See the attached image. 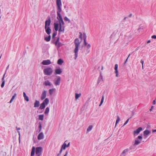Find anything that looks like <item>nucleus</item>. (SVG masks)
Returning <instances> with one entry per match:
<instances>
[{
	"mask_svg": "<svg viewBox=\"0 0 156 156\" xmlns=\"http://www.w3.org/2000/svg\"><path fill=\"white\" fill-rule=\"evenodd\" d=\"M56 4L57 6V19L59 20L62 19L60 14V12L62 11L61 7L62 6L61 0H56Z\"/></svg>",
	"mask_w": 156,
	"mask_h": 156,
	"instance_id": "nucleus-1",
	"label": "nucleus"
},
{
	"mask_svg": "<svg viewBox=\"0 0 156 156\" xmlns=\"http://www.w3.org/2000/svg\"><path fill=\"white\" fill-rule=\"evenodd\" d=\"M80 42L78 38H76L75 39L74 44L75 45V48L74 51L75 53V59H76L78 56L79 47L80 46Z\"/></svg>",
	"mask_w": 156,
	"mask_h": 156,
	"instance_id": "nucleus-2",
	"label": "nucleus"
},
{
	"mask_svg": "<svg viewBox=\"0 0 156 156\" xmlns=\"http://www.w3.org/2000/svg\"><path fill=\"white\" fill-rule=\"evenodd\" d=\"M44 72L45 75L50 76L52 74L53 70L51 68L48 67L44 69Z\"/></svg>",
	"mask_w": 156,
	"mask_h": 156,
	"instance_id": "nucleus-3",
	"label": "nucleus"
},
{
	"mask_svg": "<svg viewBox=\"0 0 156 156\" xmlns=\"http://www.w3.org/2000/svg\"><path fill=\"white\" fill-rule=\"evenodd\" d=\"M42 148L41 147H37L36 148V154L37 156H40L41 154Z\"/></svg>",
	"mask_w": 156,
	"mask_h": 156,
	"instance_id": "nucleus-4",
	"label": "nucleus"
},
{
	"mask_svg": "<svg viewBox=\"0 0 156 156\" xmlns=\"http://www.w3.org/2000/svg\"><path fill=\"white\" fill-rule=\"evenodd\" d=\"M49 100L48 98H45L43 102L41 104L39 107H45V105H47L49 103Z\"/></svg>",
	"mask_w": 156,
	"mask_h": 156,
	"instance_id": "nucleus-5",
	"label": "nucleus"
},
{
	"mask_svg": "<svg viewBox=\"0 0 156 156\" xmlns=\"http://www.w3.org/2000/svg\"><path fill=\"white\" fill-rule=\"evenodd\" d=\"M143 130L142 128L141 127L138 128L136 130L133 131V134L134 136H136L138 135L140 132Z\"/></svg>",
	"mask_w": 156,
	"mask_h": 156,
	"instance_id": "nucleus-6",
	"label": "nucleus"
},
{
	"mask_svg": "<svg viewBox=\"0 0 156 156\" xmlns=\"http://www.w3.org/2000/svg\"><path fill=\"white\" fill-rule=\"evenodd\" d=\"M51 23V20L50 17H49L48 20L45 21V27H50Z\"/></svg>",
	"mask_w": 156,
	"mask_h": 156,
	"instance_id": "nucleus-7",
	"label": "nucleus"
},
{
	"mask_svg": "<svg viewBox=\"0 0 156 156\" xmlns=\"http://www.w3.org/2000/svg\"><path fill=\"white\" fill-rule=\"evenodd\" d=\"M61 78L60 76H58L57 79L55 82V84L56 86L59 85L60 84Z\"/></svg>",
	"mask_w": 156,
	"mask_h": 156,
	"instance_id": "nucleus-8",
	"label": "nucleus"
},
{
	"mask_svg": "<svg viewBox=\"0 0 156 156\" xmlns=\"http://www.w3.org/2000/svg\"><path fill=\"white\" fill-rule=\"evenodd\" d=\"M42 63L44 65H48L51 63V62L49 60H44L43 61Z\"/></svg>",
	"mask_w": 156,
	"mask_h": 156,
	"instance_id": "nucleus-9",
	"label": "nucleus"
},
{
	"mask_svg": "<svg viewBox=\"0 0 156 156\" xmlns=\"http://www.w3.org/2000/svg\"><path fill=\"white\" fill-rule=\"evenodd\" d=\"M44 135L42 132L40 133L37 136V139L38 140H41L44 139Z\"/></svg>",
	"mask_w": 156,
	"mask_h": 156,
	"instance_id": "nucleus-10",
	"label": "nucleus"
},
{
	"mask_svg": "<svg viewBox=\"0 0 156 156\" xmlns=\"http://www.w3.org/2000/svg\"><path fill=\"white\" fill-rule=\"evenodd\" d=\"M45 29L47 34L48 35H50L51 33V29L50 28V27H47L46 28H45Z\"/></svg>",
	"mask_w": 156,
	"mask_h": 156,
	"instance_id": "nucleus-11",
	"label": "nucleus"
},
{
	"mask_svg": "<svg viewBox=\"0 0 156 156\" xmlns=\"http://www.w3.org/2000/svg\"><path fill=\"white\" fill-rule=\"evenodd\" d=\"M46 91L45 90H44L43 91L41 96V99L42 100H43L46 97Z\"/></svg>",
	"mask_w": 156,
	"mask_h": 156,
	"instance_id": "nucleus-12",
	"label": "nucleus"
},
{
	"mask_svg": "<svg viewBox=\"0 0 156 156\" xmlns=\"http://www.w3.org/2000/svg\"><path fill=\"white\" fill-rule=\"evenodd\" d=\"M129 151L128 149H126L123 151L122 153L121 154L120 156H125L126 153Z\"/></svg>",
	"mask_w": 156,
	"mask_h": 156,
	"instance_id": "nucleus-13",
	"label": "nucleus"
},
{
	"mask_svg": "<svg viewBox=\"0 0 156 156\" xmlns=\"http://www.w3.org/2000/svg\"><path fill=\"white\" fill-rule=\"evenodd\" d=\"M55 72L56 74H60L62 73V71L61 69L59 68L55 69Z\"/></svg>",
	"mask_w": 156,
	"mask_h": 156,
	"instance_id": "nucleus-14",
	"label": "nucleus"
},
{
	"mask_svg": "<svg viewBox=\"0 0 156 156\" xmlns=\"http://www.w3.org/2000/svg\"><path fill=\"white\" fill-rule=\"evenodd\" d=\"M54 29L56 31H57L58 29L59 24L58 23H55L54 24Z\"/></svg>",
	"mask_w": 156,
	"mask_h": 156,
	"instance_id": "nucleus-15",
	"label": "nucleus"
},
{
	"mask_svg": "<svg viewBox=\"0 0 156 156\" xmlns=\"http://www.w3.org/2000/svg\"><path fill=\"white\" fill-rule=\"evenodd\" d=\"M118 65L117 64H115V66L114 69L115 70V73L116 74V76L118 77Z\"/></svg>",
	"mask_w": 156,
	"mask_h": 156,
	"instance_id": "nucleus-16",
	"label": "nucleus"
},
{
	"mask_svg": "<svg viewBox=\"0 0 156 156\" xmlns=\"http://www.w3.org/2000/svg\"><path fill=\"white\" fill-rule=\"evenodd\" d=\"M40 102L39 101L36 100L35 103H34V107H38L39 106Z\"/></svg>",
	"mask_w": 156,
	"mask_h": 156,
	"instance_id": "nucleus-17",
	"label": "nucleus"
},
{
	"mask_svg": "<svg viewBox=\"0 0 156 156\" xmlns=\"http://www.w3.org/2000/svg\"><path fill=\"white\" fill-rule=\"evenodd\" d=\"M35 152V148L34 147H33L32 149L30 156H34V155Z\"/></svg>",
	"mask_w": 156,
	"mask_h": 156,
	"instance_id": "nucleus-18",
	"label": "nucleus"
},
{
	"mask_svg": "<svg viewBox=\"0 0 156 156\" xmlns=\"http://www.w3.org/2000/svg\"><path fill=\"white\" fill-rule=\"evenodd\" d=\"M140 143V142L137 139H136L134 143V144L133 145L134 146H136L138 144H139Z\"/></svg>",
	"mask_w": 156,
	"mask_h": 156,
	"instance_id": "nucleus-19",
	"label": "nucleus"
},
{
	"mask_svg": "<svg viewBox=\"0 0 156 156\" xmlns=\"http://www.w3.org/2000/svg\"><path fill=\"white\" fill-rule=\"evenodd\" d=\"M23 96L24 98V99L25 101H29L28 97L26 95V94L25 92H23Z\"/></svg>",
	"mask_w": 156,
	"mask_h": 156,
	"instance_id": "nucleus-20",
	"label": "nucleus"
},
{
	"mask_svg": "<svg viewBox=\"0 0 156 156\" xmlns=\"http://www.w3.org/2000/svg\"><path fill=\"white\" fill-rule=\"evenodd\" d=\"M66 142H67V141H66L62 146L61 148L63 150H65L66 147H67Z\"/></svg>",
	"mask_w": 156,
	"mask_h": 156,
	"instance_id": "nucleus-21",
	"label": "nucleus"
},
{
	"mask_svg": "<svg viewBox=\"0 0 156 156\" xmlns=\"http://www.w3.org/2000/svg\"><path fill=\"white\" fill-rule=\"evenodd\" d=\"M150 133H151V131H150L146 129V130H145L144 132V136H145L146 135H148Z\"/></svg>",
	"mask_w": 156,
	"mask_h": 156,
	"instance_id": "nucleus-22",
	"label": "nucleus"
},
{
	"mask_svg": "<svg viewBox=\"0 0 156 156\" xmlns=\"http://www.w3.org/2000/svg\"><path fill=\"white\" fill-rule=\"evenodd\" d=\"M44 84L46 86H51V84L48 80L45 81L44 83Z\"/></svg>",
	"mask_w": 156,
	"mask_h": 156,
	"instance_id": "nucleus-23",
	"label": "nucleus"
},
{
	"mask_svg": "<svg viewBox=\"0 0 156 156\" xmlns=\"http://www.w3.org/2000/svg\"><path fill=\"white\" fill-rule=\"evenodd\" d=\"M102 78H103L102 76L101 75V73L100 76L99 77L98 79V81L97 82V83L98 84H99L100 83V81L101 80H102Z\"/></svg>",
	"mask_w": 156,
	"mask_h": 156,
	"instance_id": "nucleus-24",
	"label": "nucleus"
},
{
	"mask_svg": "<svg viewBox=\"0 0 156 156\" xmlns=\"http://www.w3.org/2000/svg\"><path fill=\"white\" fill-rule=\"evenodd\" d=\"M64 62L61 59H59L57 62V63L58 65H61Z\"/></svg>",
	"mask_w": 156,
	"mask_h": 156,
	"instance_id": "nucleus-25",
	"label": "nucleus"
},
{
	"mask_svg": "<svg viewBox=\"0 0 156 156\" xmlns=\"http://www.w3.org/2000/svg\"><path fill=\"white\" fill-rule=\"evenodd\" d=\"M51 38V36L49 35L48 37L44 38V40L47 41H50Z\"/></svg>",
	"mask_w": 156,
	"mask_h": 156,
	"instance_id": "nucleus-26",
	"label": "nucleus"
},
{
	"mask_svg": "<svg viewBox=\"0 0 156 156\" xmlns=\"http://www.w3.org/2000/svg\"><path fill=\"white\" fill-rule=\"evenodd\" d=\"M81 95V93L80 94H75V98L76 100Z\"/></svg>",
	"mask_w": 156,
	"mask_h": 156,
	"instance_id": "nucleus-27",
	"label": "nucleus"
},
{
	"mask_svg": "<svg viewBox=\"0 0 156 156\" xmlns=\"http://www.w3.org/2000/svg\"><path fill=\"white\" fill-rule=\"evenodd\" d=\"M55 89H49V93L50 95H51L52 94Z\"/></svg>",
	"mask_w": 156,
	"mask_h": 156,
	"instance_id": "nucleus-28",
	"label": "nucleus"
},
{
	"mask_svg": "<svg viewBox=\"0 0 156 156\" xmlns=\"http://www.w3.org/2000/svg\"><path fill=\"white\" fill-rule=\"evenodd\" d=\"M39 119L40 120L42 121L44 119V115H39Z\"/></svg>",
	"mask_w": 156,
	"mask_h": 156,
	"instance_id": "nucleus-29",
	"label": "nucleus"
},
{
	"mask_svg": "<svg viewBox=\"0 0 156 156\" xmlns=\"http://www.w3.org/2000/svg\"><path fill=\"white\" fill-rule=\"evenodd\" d=\"M16 93L14 94V95L12 96L10 101V103L12 102V101L16 97Z\"/></svg>",
	"mask_w": 156,
	"mask_h": 156,
	"instance_id": "nucleus-30",
	"label": "nucleus"
},
{
	"mask_svg": "<svg viewBox=\"0 0 156 156\" xmlns=\"http://www.w3.org/2000/svg\"><path fill=\"white\" fill-rule=\"evenodd\" d=\"M93 128L92 126H89L87 129V132H89Z\"/></svg>",
	"mask_w": 156,
	"mask_h": 156,
	"instance_id": "nucleus-31",
	"label": "nucleus"
},
{
	"mask_svg": "<svg viewBox=\"0 0 156 156\" xmlns=\"http://www.w3.org/2000/svg\"><path fill=\"white\" fill-rule=\"evenodd\" d=\"M59 24L61 23V24H62L63 25H65L64 22L63 20V19H62L61 20H58Z\"/></svg>",
	"mask_w": 156,
	"mask_h": 156,
	"instance_id": "nucleus-32",
	"label": "nucleus"
},
{
	"mask_svg": "<svg viewBox=\"0 0 156 156\" xmlns=\"http://www.w3.org/2000/svg\"><path fill=\"white\" fill-rule=\"evenodd\" d=\"M64 20L65 21H68V23H70V21L69 19L68 18V17L66 16H65L64 18Z\"/></svg>",
	"mask_w": 156,
	"mask_h": 156,
	"instance_id": "nucleus-33",
	"label": "nucleus"
},
{
	"mask_svg": "<svg viewBox=\"0 0 156 156\" xmlns=\"http://www.w3.org/2000/svg\"><path fill=\"white\" fill-rule=\"evenodd\" d=\"M120 118L119 117V116H117V119L116 121V122H115V126H116V125L117 124V123L119 122V121H120Z\"/></svg>",
	"mask_w": 156,
	"mask_h": 156,
	"instance_id": "nucleus-34",
	"label": "nucleus"
},
{
	"mask_svg": "<svg viewBox=\"0 0 156 156\" xmlns=\"http://www.w3.org/2000/svg\"><path fill=\"white\" fill-rule=\"evenodd\" d=\"M65 27H63V29H58V30L59 32H64V30H65Z\"/></svg>",
	"mask_w": 156,
	"mask_h": 156,
	"instance_id": "nucleus-35",
	"label": "nucleus"
},
{
	"mask_svg": "<svg viewBox=\"0 0 156 156\" xmlns=\"http://www.w3.org/2000/svg\"><path fill=\"white\" fill-rule=\"evenodd\" d=\"M63 45V44L61 43V42H59L58 43L57 45V46L58 48H59L61 46Z\"/></svg>",
	"mask_w": 156,
	"mask_h": 156,
	"instance_id": "nucleus-36",
	"label": "nucleus"
},
{
	"mask_svg": "<svg viewBox=\"0 0 156 156\" xmlns=\"http://www.w3.org/2000/svg\"><path fill=\"white\" fill-rule=\"evenodd\" d=\"M49 108H46L45 111L44 112V113L46 114H48L49 112Z\"/></svg>",
	"mask_w": 156,
	"mask_h": 156,
	"instance_id": "nucleus-37",
	"label": "nucleus"
},
{
	"mask_svg": "<svg viewBox=\"0 0 156 156\" xmlns=\"http://www.w3.org/2000/svg\"><path fill=\"white\" fill-rule=\"evenodd\" d=\"M39 132L41 131V129L42 126H41V124L40 122H39Z\"/></svg>",
	"mask_w": 156,
	"mask_h": 156,
	"instance_id": "nucleus-38",
	"label": "nucleus"
},
{
	"mask_svg": "<svg viewBox=\"0 0 156 156\" xmlns=\"http://www.w3.org/2000/svg\"><path fill=\"white\" fill-rule=\"evenodd\" d=\"M57 32H54L52 36V38L54 39L55 37L57 35Z\"/></svg>",
	"mask_w": 156,
	"mask_h": 156,
	"instance_id": "nucleus-39",
	"label": "nucleus"
},
{
	"mask_svg": "<svg viewBox=\"0 0 156 156\" xmlns=\"http://www.w3.org/2000/svg\"><path fill=\"white\" fill-rule=\"evenodd\" d=\"M132 117H131L130 118L126 120V122H125V123L124 124V125H123V126H125V125H126L127 123L128 122L129 120V119H131L132 118Z\"/></svg>",
	"mask_w": 156,
	"mask_h": 156,
	"instance_id": "nucleus-40",
	"label": "nucleus"
},
{
	"mask_svg": "<svg viewBox=\"0 0 156 156\" xmlns=\"http://www.w3.org/2000/svg\"><path fill=\"white\" fill-rule=\"evenodd\" d=\"M83 40H86L87 36L86 35V34L85 33H83Z\"/></svg>",
	"mask_w": 156,
	"mask_h": 156,
	"instance_id": "nucleus-41",
	"label": "nucleus"
},
{
	"mask_svg": "<svg viewBox=\"0 0 156 156\" xmlns=\"http://www.w3.org/2000/svg\"><path fill=\"white\" fill-rule=\"evenodd\" d=\"M59 28L60 29H63V27H65L64 25H63L62 24H61V23L59 24Z\"/></svg>",
	"mask_w": 156,
	"mask_h": 156,
	"instance_id": "nucleus-42",
	"label": "nucleus"
},
{
	"mask_svg": "<svg viewBox=\"0 0 156 156\" xmlns=\"http://www.w3.org/2000/svg\"><path fill=\"white\" fill-rule=\"evenodd\" d=\"M59 37H58L57 38L56 41V42H55V45H57L58 43V42H59Z\"/></svg>",
	"mask_w": 156,
	"mask_h": 156,
	"instance_id": "nucleus-43",
	"label": "nucleus"
},
{
	"mask_svg": "<svg viewBox=\"0 0 156 156\" xmlns=\"http://www.w3.org/2000/svg\"><path fill=\"white\" fill-rule=\"evenodd\" d=\"M5 83V81H2V83L1 85V87H3L4 86Z\"/></svg>",
	"mask_w": 156,
	"mask_h": 156,
	"instance_id": "nucleus-44",
	"label": "nucleus"
},
{
	"mask_svg": "<svg viewBox=\"0 0 156 156\" xmlns=\"http://www.w3.org/2000/svg\"><path fill=\"white\" fill-rule=\"evenodd\" d=\"M79 34H80V36H79V38L82 40V33L81 32H79Z\"/></svg>",
	"mask_w": 156,
	"mask_h": 156,
	"instance_id": "nucleus-45",
	"label": "nucleus"
},
{
	"mask_svg": "<svg viewBox=\"0 0 156 156\" xmlns=\"http://www.w3.org/2000/svg\"><path fill=\"white\" fill-rule=\"evenodd\" d=\"M140 62L142 63V69H144L143 65H144V61L142 59H141L140 61Z\"/></svg>",
	"mask_w": 156,
	"mask_h": 156,
	"instance_id": "nucleus-46",
	"label": "nucleus"
},
{
	"mask_svg": "<svg viewBox=\"0 0 156 156\" xmlns=\"http://www.w3.org/2000/svg\"><path fill=\"white\" fill-rule=\"evenodd\" d=\"M136 139H137V140L138 139H139L140 140H141L142 139V137L141 136H139Z\"/></svg>",
	"mask_w": 156,
	"mask_h": 156,
	"instance_id": "nucleus-47",
	"label": "nucleus"
},
{
	"mask_svg": "<svg viewBox=\"0 0 156 156\" xmlns=\"http://www.w3.org/2000/svg\"><path fill=\"white\" fill-rule=\"evenodd\" d=\"M130 55V54L129 55H128V57L126 59V61H125V62H124V64H125L126 63V62H127V60H128V58H129V57Z\"/></svg>",
	"mask_w": 156,
	"mask_h": 156,
	"instance_id": "nucleus-48",
	"label": "nucleus"
},
{
	"mask_svg": "<svg viewBox=\"0 0 156 156\" xmlns=\"http://www.w3.org/2000/svg\"><path fill=\"white\" fill-rule=\"evenodd\" d=\"M17 132L18 133L19 135V142H20V132L19 131H18Z\"/></svg>",
	"mask_w": 156,
	"mask_h": 156,
	"instance_id": "nucleus-49",
	"label": "nucleus"
},
{
	"mask_svg": "<svg viewBox=\"0 0 156 156\" xmlns=\"http://www.w3.org/2000/svg\"><path fill=\"white\" fill-rule=\"evenodd\" d=\"M104 96L103 95L102 96V99H101V104H102L103 102V101H104Z\"/></svg>",
	"mask_w": 156,
	"mask_h": 156,
	"instance_id": "nucleus-50",
	"label": "nucleus"
},
{
	"mask_svg": "<svg viewBox=\"0 0 156 156\" xmlns=\"http://www.w3.org/2000/svg\"><path fill=\"white\" fill-rule=\"evenodd\" d=\"M87 48L88 49L90 48L91 47L90 45V44H88L87 45Z\"/></svg>",
	"mask_w": 156,
	"mask_h": 156,
	"instance_id": "nucleus-51",
	"label": "nucleus"
},
{
	"mask_svg": "<svg viewBox=\"0 0 156 156\" xmlns=\"http://www.w3.org/2000/svg\"><path fill=\"white\" fill-rule=\"evenodd\" d=\"M84 45L85 46H87V43L86 41V40H84Z\"/></svg>",
	"mask_w": 156,
	"mask_h": 156,
	"instance_id": "nucleus-52",
	"label": "nucleus"
},
{
	"mask_svg": "<svg viewBox=\"0 0 156 156\" xmlns=\"http://www.w3.org/2000/svg\"><path fill=\"white\" fill-rule=\"evenodd\" d=\"M151 38L153 39H156V35H153L151 36Z\"/></svg>",
	"mask_w": 156,
	"mask_h": 156,
	"instance_id": "nucleus-53",
	"label": "nucleus"
},
{
	"mask_svg": "<svg viewBox=\"0 0 156 156\" xmlns=\"http://www.w3.org/2000/svg\"><path fill=\"white\" fill-rule=\"evenodd\" d=\"M5 73L4 74V75L3 76L2 78V81H5L4 80V77H5Z\"/></svg>",
	"mask_w": 156,
	"mask_h": 156,
	"instance_id": "nucleus-54",
	"label": "nucleus"
},
{
	"mask_svg": "<svg viewBox=\"0 0 156 156\" xmlns=\"http://www.w3.org/2000/svg\"><path fill=\"white\" fill-rule=\"evenodd\" d=\"M156 101V99H155V100H154L153 101V105H155V104Z\"/></svg>",
	"mask_w": 156,
	"mask_h": 156,
	"instance_id": "nucleus-55",
	"label": "nucleus"
},
{
	"mask_svg": "<svg viewBox=\"0 0 156 156\" xmlns=\"http://www.w3.org/2000/svg\"><path fill=\"white\" fill-rule=\"evenodd\" d=\"M68 151H66V152L65 154L64 155V156H66L68 154Z\"/></svg>",
	"mask_w": 156,
	"mask_h": 156,
	"instance_id": "nucleus-56",
	"label": "nucleus"
},
{
	"mask_svg": "<svg viewBox=\"0 0 156 156\" xmlns=\"http://www.w3.org/2000/svg\"><path fill=\"white\" fill-rule=\"evenodd\" d=\"M62 149H63L62 148H61V150H60V151H59V153H61H61L62 152Z\"/></svg>",
	"mask_w": 156,
	"mask_h": 156,
	"instance_id": "nucleus-57",
	"label": "nucleus"
},
{
	"mask_svg": "<svg viewBox=\"0 0 156 156\" xmlns=\"http://www.w3.org/2000/svg\"><path fill=\"white\" fill-rule=\"evenodd\" d=\"M152 132H156V129L152 130Z\"/></svg>",
	"mask_w": 156,
	"mask_h": 156,
	"instance_id": "nucleus-58",
	"label": "nucleus"
},
{
	"mask_svg": "<svg viewBox=\"0 0 156 156\" xmlns=\"http://www.w3.org/2000/svg\"><path fill=\"white\" fill-rule=\"evenodd\" d=\"M16 128L17 130H20V127L18 128L17 126H16Z\"/></svg>",
	"mask_w": 156,
	"mask_h": 156,
	"instance_id": "nucleus-59",
	"label": "nucleus"
},
{
	"mask_svg": "<svg viewBox=\"0 0 156 156\" xmlns=\"http://www.w3.org/2000/svg\"><path fill=\"white\" fill-rule=\"evenodd\" d=\"M70 145V142H69L68 144L67 145V147H68Z\"/></svg>",
	"mask_w": 156,
	"mask_h": 156,
	"instance_id": "nucleus-60",
	"label": "nucleus"
},
{
	"mask_svg": "<svg viewBox=\"0 0 156 156\" xmlns=\"http://www.w3.org/2000/svg\"><path fill=\"white\" fill-rule=\"evenodd\" d=\"M9 65H8V66L6 67L5 71L9 69Z\"/></svg>",
	"mask_w": 156,
	"mask_h": 156,
	"instance_id": "nucleus-61",
	"label": "nucleus"
},
{
	"mask_svg": "<svg viewBox=\"0 0 156 156\" xmlns=\"http://www.w3.org/2000/svg\"><path fill=\"white\" fill-rule=\"evenodd\" d=\"M132 14H130L129 16V17H131L132 16Z\"/></svg>",
	"mask_w": 156,
	"mask_h": 156,
	"instance_id": "nucleus-62",
	"label": "nucleus"
},
{
	"mask_svg": "<svg viewBox=\"0 0 156 156\" xmlns=\"http://www.w3.org/2000/svg\"><path fill=\"white\" fill-rule=\"evenodd\" d=\"M153 108H151L150 109V112H151L152 110L153 109Z\"/></svg>",
	"mask_w": 156,
	"mask_h": 156,
	"instance_id": "nucleus-63",
	"label": "nucleus"
},
{
	"mask_svg": "<svg viewBox=\"0 0 156 156\" xmlns=\"http://www.w3.org/2000/svg\"><path fill=\"white\" fill-rule=\"evenodd\" d=\"M150 42H151L150 40H148L147 42V43L148 44V43H150Z\"/></svg>",
	"mask_w": 156,
	"mask_h": 156,
	"instance_id": "nucleus-64",
	"label": "nucleus"
}]
</instances>
